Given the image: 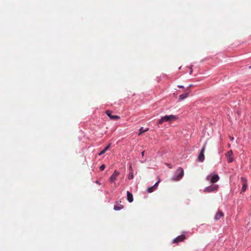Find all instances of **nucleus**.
Listing matches in <instances>:
<instances>
[{"mask_svg":"<svg viewBox=\"0 0 251 251\" xmlns=\"http://www.w3.org/2000/svg\"><path fill=\"white\" fill-rule=\"evenodd\" d=\"M184 176V170L181 167H179L174 173L173 176L171 177V180L173 181H177L181 180Z\"/></svg>","mask_w":251,"mask_h":251,"instance_id":"1","label":"nucleus"},{"mask_svg":"<svg viewBox=\"0 0 251 251\" xmlns=\"http://www.w3.org/2000/svg\"><path fill=\"white\" fill-rule=\"evenodd\" d=\"M220 179V176L218 174L212 173L206 177V180L209 181L211 183L218 181Z\"/></svg>","mask_w":251,"mask_h":251,"instance_id":"2","label":"nucleus"},{"mask_svg":"<svg viewBox=\"0 0 251 251\" xmlns=\"http://www.w3.org/2000/svg\"><path fill=\"white\" fill-rule=\"evenodd\" d=\"M177 119V117L173 115H166L161 118L158 122V124H162L165 122H172Z\"/></svg>","mask_w":251,"mask_h":251,"instance_id":"3","label":"nucleus"},{"mask_svg":"<svg viewBox=\"0 0 251 251\" xmlns=\"http://www.w3.org/2000/svg\"><path fill=\"white\" fill-rule=\"evenodd\" d=\"M207 142H204L198 156L197 160L200 162H203L205 159L204 152Z\"/></svg>","mask_w":251,"mask_h":251,"instance_id":"4","label":"nucleus"},{"mask_svg":"<svg viewBox=\"0 0 251 251\" xmlns=\"http://www.w3.org/2000/svg\"><path fill=\"white\" fill-rule=\"evenodd\" d=\"M219 188L218 184H212L204 188L203 192L205 193H212L217 192Z\"/></svg>","mask_w":251,"mask_h":251,"instance_id":"5","label":"nucleus"},{"mask_svg":"<svg viewBox=\"0 0 251 251\" xmlns=\"http://www.w3.org/2000/svg\"><path fill=\"white\" fill-rule=\"evenodd\" d=\"M186 235L185 234H181L175 237L172 241V244H178L179 243L184 241L186 239Z\"/></svg>","mask_w":251,"mask_h":251,"instance_id":"6","label":"nucleus"},{"mask_svg":"<svg viewBox=\"0 0 251 251\" xmlns=\"http://www.w3.org/2000/svg\"><path fill=\"white\" fill-rule=\"evenodd\" d=\"M160 181V178H158V180L153 185L147 188L146 191L149 193H151L154 191L157 188L158 184Z\"/></svg>","mask_w":251,"mask_h":251,"instance_id":"7","label":"nucleus"},{"mask_svg":"<svg viewBox=\"0 0 251 251\" xmlns=\"http://www.w3.org/2000/svg\"><path fill=\"white\" fill-rule=\"evenodd\" d=\"M241 181L243 182L242 187L240 192V193H242V192H245L247 188V179L244 176H242L241 177Z\"/></svg>","mask_w":251,"mask_h":251,"instance_id":"8","label":"nucleus"},{"mask_svg":"<svg viewBox=\"0 0 251 251\" xmlns=\"http://www.w3.org/2000/svg\"><path fill=\"white\" fill-rule=\"evenodd\" d=\"M120 172L115 170L109 178V181L111 182H114L116 177L120 175Z\"/></svg>","mask_w":251,"mask_h":251,"instance_id":"9","label":"nucleus"},{"mask_svg":"<svg viewBox=\"0 0 251 251\" xmlns=\"http://www.w3.org/2000/svg\"><path fill=\"white\" fill-rule=\"evenodd\" d=\"M128 174L127 176V177L128 179L131 180L134 177L133 175V170L132 168V166L131 163H129V167H128Z\"/></svg>","mask_w":251,"mask_h":251,"instance_id":"10","label":"nucleus"},{"mask_svg":"<svg viewBox=\"0 0 251 251\" xmlns=\"http://www.w3.org/2000/svg\"><path fill=\"white\" fill-rule=\"evenodd\" d=\"M124 208V206L120 203L118 201H115L114 205V210L115 211H119Z\"/></svg>","mask_w":251,"mask_h":251,"instance_id":"11","label":"nucleus"},{"mask_svg":"<svg viewBox=\"0 0 251 251\" xmlns=\"http://www.w3.org/2000/svg\"><path fill=\"white\" fill-rule=\"evenodd\" d=\"M111 145V142H110L102 150H101L100 152L98 153V155L99 156H100V155L103 154L104 153H105L106 152V151H107L109 150Z\"/></svg>","mask_w":251,"mask_h":251,"instance_id":"12","label":"nucleus"},{"mask_svg":"<svg viewBox=\"0 0 251 251\" xmlns=\"http://www.w3.org/2000/svg\"><path fill=\"white\" fill-rule=\"evenodd\" d=\"M126 200L130 203L133 202L134 200L133 194L129 191L126 192Z\"/></svg>","mask_w":251,"mask_h":251,"instance_id":"13","label":"nucleus"},{"mask_svg":"<svg viewBox=\"0 0 251 251\" xmlns=\"http://www.w3.org/2000/svg\"><path fill=\"white\" fill-rule=\"evenodd\" d=\"M224 216V213L222 211L218 210L215 216H214V219L216 221H218L220 220L222 217Z\"/></svg>","mask_w":251,"mask_h":251,"instance_id":"14","label":"nucleus"},{"mask_svg":"<svg viewBox=\"0 0 251 251\" xmlns=\"http://www.w3.org/2000/svg\"><path fill=\"white\" fill-rule=\"evenodd\" d=\"M106 115L112 120L119 119L120 117L117 115H112V112L109 110H107L105 112Z\"/></svg>","mask_w":251,"mask_h":251,"instance_id":"15","label":"nucleus"},{"mask_svg":"<svg viewBox=\"0 0 251 251\" xmlns=\"http://www.w3.org/2000/svg\"><path fill=\"white\" fill-rule=\"evenodd\" d=\"M148 130H149V128H148V127L144 128V127H142L140 128L139 132L138 134V135H141L143 133L148 131Z\"/></svg>","mask_w":251,"mask_h":251,"instance_id":"16","label":"nucleus"},{"mask_svg":"<svg viewBox=\"0 0 251 251\" xmlns=\"http://www.w3.org/2000/svg\"><path fill=\"white\" fill-rule=\"evenodd\" d=\"M188 96V93H185L183 94H181L179 96V101H181L182 100H183V99L186 98Z\"/></svg>","mask_w":251,"mask_h":251,"instance_id":"17","label":"nucleus"},{"mask_svg":"<svg viewBox=\"0 0 251 251\" xmlns=\"http://www.w3.org/2000/svg\"><path fill=\"white\" fill-rule=\"evenodd\" d=\"M227 160L228 163H230L233 161V158L232 156H228Z\"/></svg>","mask_w":251,"mask_h":251,"instance_id":"18","label":"nucleus"},{"mask_svg":"<svg viewBox=\"0 0 251 251\" xmlns=\"http://www.w3.org/2000/svg\"><path fill=\"white\" fill-rule=\"evenodd\" d=\"M105 168H106V165L104 164H102L100 167V171H102L105 169Z\"/></svg>","mask_w":251,"mask_h":251,"instance_id":"19","label":"nucleus"},{"mask_svg":"<svg viewBox=\"0 0 251 251\" xmlns=\"http://www.w3.org/2000/svg\"><path fill=\"white\" fill-rule=\"evenodd\" d=\"M233 152L232 150H230L229 151H227V152L226 154V155L227 156H232Z\"/></svg>","mask_w":251,"mask_h":251,"instance_id":"20","label":"nucleus"},{"mask_svg":"<svg viewBox=\"0 0 251 251\" xmlns=\"http://www.w3.org/2000/svg\"><path fill=\"white\" fill-rule=\"evenodd\" d=\"M91 148V146L89 145L87 147H85V148H83L82 150V151L85 152V151H87L90 149Z\"/></svg>","mask_w":251,"mask_h":251,"instance_id":"21","label":"nucleus"},{"mask_svg":"<svg viewBox=\"0 0 251 251\" xmlns=\"http://www.w3.org/2000/svg\"><path fill=\"white\" fill-rule=\"evenodd\" d=\"M191 202V200L190 199H187V200H186V201H185V204L187 205L190 204Z\"/></svg>","mask_w":251,"mask_h":251,"instance_id":"22","label":"nucleus"},{"mask_svg":"<svg viewBox=\"0 0 251 251\" xmlns=\"http://www.w3.org/2000/svg\"><path fill=\"white\" fill-rule=\"evenodd\" d=\"M95 182L97 184H99V185H100L101 184V183L98 180H96L95 181Z\"/></svg>","mask_w":251,"mask_h":251,"instance_id":"23","label":"nucleus"},{"mask_svg":"<svg viewBox=\"0 0 251 251\" xmlns=\"http://www.w3.org/2000/svg\"><path fill=\"white\" fill-rule=\"evenodd\" d=\"M166 165L170 168H172V166H171V164H168V163H167L166 164Z\"/></svg>","mask_w":251,"mask_h":251,"instance_id":"24","label":"nucleus"},{"mask_svg":"<svg viewBox=\"0 0 251 251\" xmlns=\"http://www.w3.org/2000/svg\"><path fill=\"white\" fill-rule=\"evenodd\" d=\"M145 152V151H142L141 154H142V157H143L144 156Z\"/></svg>","mask_w":251,"mask_h":251,"instance_id":"25","label":"nucleus"},{"mask_svg":"<svg viewBox=\"0 0 251 251\" xmlns=\"http://www.w3.org/2000/svg\"><path fill=\"white\" fill-rule=\"evenodd\" d=\"M178 87L180 88H183L184 87L183 86H182V85H179V86H178Z\"/></svg>","mask_w":251,"mask_h":251,"instance_id":"26","label":"nucleus"},{"mask_svg":"<svg viewBox=\"0 0 251 251\" xmlns=\"http://www.w3.org/2000/svg\"><path fill=\"white\" fill-rule=\"evenodd\" d=\"M230 139L231 140H232L234 139L233 137H230Z\"/></svg>","mask_w":251,"mask_h":251,"instance_id":"27","label":"nucleus"},{"mask_svg":"<svg viewBox=\"0 0 251 251\" xmlns=\"http://www.w3.org/2000/svg\"><path fill=\"white\" fill-rule=\"evenodd\" d=\"M194 150V148L193 147H192V149L191 150V151H193Z\"/></svg>","mask_w":251,"mask_h":251,"instance_id":"28","label":"nucleus"},{"mask_svg":"<svg viewBox=\"0 0 251 251\" xmlns=\"http://www.w3.org/2000/svg\"><path fill=\"white\" fill-rule=\"evenodd\" d=\"M228 146L229 148L230 147V145L229 144H228Z\"/></svg>","mask_w":251,"mask_h":251,"instance_id":"29","label":"nucleus"},{"mask_svg":"<svg viewBox=\"0 0 251 251\" xmlns=\"http://www.w3.org/2000/svg\"><path fill=\"white\" fill-rule=\"evenodd\" d=\"M192 71L191 70V71H190V74L192 73Z\"/></svg>","mask_w":251,"mask_h":251,"instance_id":"30","label":"nucleus"},{"mask_svg":"<svg viewBox=\"0 0 251 251\" xmlns=\"http://www.w3.org/2000/svg\"><path fill=\"white\" fill-rule=\"evenodd\" d=\"M249 68H250V69H251V66H250L249 67Z\"/></svg>","mask_w":251,"mask_h":251,"instance_id":"31","label":"nucleus"}]
</instances>
